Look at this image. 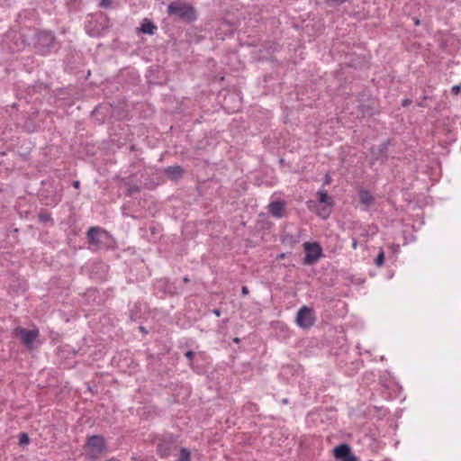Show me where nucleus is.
I'll list each match as a JSON object with an SVG mask.
<instances>
[{"label": "nucleus", "instance_id": "f257e3e1", "mask_svg": "<svg viewBox=\"0 0 461 461\" xmlns=\"http://www.w3.org/2000/svg\"><path fill=\"white\" fill-rule=\"evenodd\" d=\"M86 239L89 248L95 250L109 247L112 240L109 232L99 227H91L86 232Z\"/></svg>", "mask_w": 461, "mask_h": 461}, {"label": "nucleus", "instance_id": "f03ea898", "mask_svg": "<svg viewBox=\"0 0 461 461\" xmlns=\"http://www.w3.org/2000/svg\"><path fill=\"white\" fill-rule=\"evenodd\" d=\"M167 12L169 14L176 15L178 18L188 23L194 22L197 18L195 8L188 4L175 1L168 5Z\"/></svg>", "mask_w": 461, "mask_h": 461}, {"label": "nucleus", "instance_id": "7ed1b4c3", "mask_svg": "<svg viewBox=\"0 0 461 461\" xmlns=\"http://www.w3.org/2000/svg\"><path fill=\"white\" fill-rule=\"evenodd\" d=\"M55 37L50 31H40L34 35L33 45L36 52L41 55L49 54L54 48Z\"/></svg>", "mask_w": 461, "mask_h": 461}, {"label": "nucleus", "instance_id": "20e7f679", "mask_svg": "<svg viewBox=\"0 0 461 461\" xmlns=\"http://www.w3.org/2000/svg\"><path fill=\"white\" fill-rule=\"evenodd\" d=\"M106 448L104 438L100 435H93L89 437L85 445L86 456L95 459L98 457Z\"/></svg>", "mask_w": 461, "mask_h": 461}, {"label": "nucleus", "instance_id": "39448f33", "mask_svg": "<svg viewBox=\"0 0 461 461\" xmlns=\"http://www.w3.org/2000/svg\"><path fill=\"white\" fill-rule=\"evenodd\" d=\"M303 249L306 254L303 263L306 266L314 265L322 257V249L318 242H305Z\"/></svg>", "mask_w": 461, "mask_h": 461}, {"label": "nucleus", "instance_id": "423d86ee", "mask_svg": "<svg viewBox=\"0 0 461 461\" xmlns=\"http://www.w3.org/2000/svg\"><path fill=\"white\" fill-rule=\"evenodd\" d=\"M15 336L19 337L28 348H33V343L39 337V330L37 329L27 330L22 327L14 329Z\"/></svg>", "mask_w": 461, "mask_h": 461}, {"label": "nucleus", "instance_id": "0eeeda50", "mask_svg": "<svg viewBox=\"0 0 461 461\" xmlns=\"http://www.w3.org/2000/svg\"><path fill=\"white\" fill-rule=\"evenodd\" d=\"M296 323L303 329H309L314 324V316L311 308L303 306L296 315Z\"/></svg>", "mask_w": 461, "mask_h": 461}, {"label": "nucleus", "instance_id": "6e6552de", "mask_svg": "<svg viewBox=\"0 0 461 461\" xmlns=\"http://www.w3.org/2000/svg\"><path fill=\"white\" fill-rule=\"evenodd\" d=\"M334 456L341 461H357V457L351 454L348 445L340 444L334 448Z\"/></svg>", "mask_w": 461, "mask_h": 461}, {"label": "nucleus", "instance_id": "1a4fd4ad", "mask_svg": "<svg viewBox=\"0 0 461 461\" xmlns=\"http://www.w3.org/2000/svg\"><path fill=\"white\" fill-rule=\"evenodd\" d=\"M285 203L274 201L268 204V212L275 218L280 219L284 216Z\"/></svg>", "mask_w": 461, "mask_h": 461}, {"label": "nucleus", "instance_id": "9d476101", "mask_svg": "<svg viewBox=\"0 0 461 461\" xmlns=\"http://www.w3.org/2000/svg\"><path fill=\"white\" fill-rule=\"evenodd\" d=\"M165 172L171 180L176 181L183 176L184 170L180 166H171L167 167Z\"/></svg>", "mask_w": 461, "mask_h": 461}, {"label": "nucleus", "instance_id": "9b49d317", "mask_svg": "<svg viewBox=\"0 0 461 461\" xmlns=\"http://www.w3.org/2000/svg\"><path fill=\"white\" fill-rule=\"evenodd\" d=\"M359 199H360L361 203L366 206L365 210H367V208L374 202V196L372 195V194L369 191H367L366 189H361L359 191Z\"/></svg>", "mask_w": 461, "mask_h": 461}, {"label": "nucleus", "instance_id": "f8f14e48", "mask_svg": "<svg viewBox=\"0 0 461 461\" xmlns=\"http://www.w3.org/2000/svg\"><path fill=\"white\" fill-rule=\"evenodd\" d=\"M157 27L154 25V23L148 20V19H144L141 23V25H140V32L142 33H145V34H154L155 31H156Z\"/></svg>", "mask_w": 461, "mask_h": 461}, {"label": "nucleus", "instance_id": "ddd939ff", "mask_svg": "<svg viewBox=\"0 0 461 461\" xmlns=\"http://www.w3.org/2000/svg\"><path fill=\"white\" fill-rule=\"evenodd\" d=\"M318 195H319V202L321 203H325V204H328V205H331V198L328 195L326 190L324 189H321L318 191Z\"/></svg>", "mask_w": 461, "mask_h": 461}, {"label": "nucleus", "instance_id": "4468645a", "mask_svg": "<svg viewBox=\"0 0 461 461\" xmlns=\"http://www.w3.org/2000/svg\"><path fill=\"white\" fill-rule=\"evenodd\" d=\"M177 461H191L190 451L185 447H182L179 451Z\"/></svg>", "mask_w": 461, "mask_h": 461}, {"label": "nucleus", "instance_id": "2eb2a0df", "mask_svg": "<svg viewBox=\"0 0 461 461\" xmlns=\"http://www.w3.org/2000/svg\"><path fill=\"white\" fill-rule=\"evenodd\" d=\"M384 261V252L381 249L375 260V264L376 267H382Z\"/></svg>", "mask_w": 461, "mask_h": 461}, {"label": "nucleus", "instance_id": "dca6fc26", "mask_svg": "<svg viewBox=\"0 0 461 461\" xmlns=\"http://www.w3.org/2000/svg\"><path fill=\"white\" fill-rule=\"evenodd\" d=\"M330 213V207H323L321 211H319L318 214L322 218L326 219L329 217Z\"/></svg>", "mask_w": 461, "mask_h": 461}, {"label": "nucleus", "instance_id": "f3484780", "mask_svg": "<svg viewBox=\"0 0 461 461\" xmlns=\"http://www.w3.org/2000/svg\"><path fill=\"white\" fill-rule=\"evenodd\" d=\"M39 220L41 222H48V221H51V217H50V214H49V213H41L39 215Z\"/></svg>", "mask_w": 461, "mask_h": 461}, {"label": "nucleus", "instance_id": "a211bd4d", "mask_svg": "<svg viewBox=\"0 0 461 461\" xmlns=\"http://www.w3.org/2000/svg\"><path fill=\"white\" fill-rule=\"evenodd\" d=\"M29 441H30V438L26 433H22L20 435L19 443L21 445L27 444V443H29Z\"/></svg>", "mask_w": 461, "mask_h": 461}, {"label": "nucleus", "instance_id": "6ab92c4d", "mask_svg": "<svg viewBox=\"0 0 461 461\" xmlns=\"http://www.w3.org/2000/svg\"><path fill=\"white\" fill-rule=\"evenodd\" d=\"M99 6L102 8H110L112 6V0H100Z\"/></svg>", "mask_w": 461, "mask_h": 461}, {"label": "nucleus", "instance_id": "aec40b11", "mask_svg": "<svg viewBox=\"0 0 461 461\" xmlns=\"http://www.w3.org/2000/svg\"><path fill=\"white\" fill-rule=\"evenodd\" d=\"M86 32L92 36V37H95V36H97L100 32V30L99 29H96V30H92L90 29L89 26H86Z\"/></svg>", "mask_w": 461, "mask_h": 461}, {"label": "nucleus", "instance_id": "412c9836", "mask_svg": "<svg viewBox=\"0 0 461 461\" xmlns=\"http://www.w3.org/2000/svg\"><path fill=\"white\" fill-rule=\"evenodd\" d=\"M135 192H140V188L138 185L130 186L128 189V194L132 195Z\"/></svg>", "mask_w": 461, "mask_h": 461}, {"label": "nucleus", "instance_id": "4be33fe9", "mask_svg": "<svg viewBox=\"0 0 461 461\" xmlns=\"http://www.w3.org/2000/svg\"><path fill=\"white\" fill-rule=\"evenodd\" d=\"M460 90H461V87L458 85L453 86L452 89H451L453 95H457L460 92Z\"/></svg>", "mask_w": 461, "mask_h": 461}, {"label": "nucleus", "instance_id": "5701e85b", "mask_svg": "<svg viewBox=\"0 0 461 461\" xmlns=\"http://www.w3.org/2000/svg\"><path fill=\"white\" fill-rule=\"evenodd\" d=\"M185 355L189 360H192L194 356V353L192 350H188L185 352Z\"/></svg>", "mask_w": 461, "mask_h": 461}, {"label": "nucleus", "instance_id": "b1692460", "mask_svg": "<svg viewBox=\"0 0 461 461\" xmlns=\"http://www.w3.org/2000/svg\"><path fill=\"white\" fill-rule=\"evenodd\" d=\"M249 288L247 286L244 285V286L241 287V294L243 296L249 294Z\"/></svg>", "mask_w": 461, "mask_h": 461}, {"label": "nucleus", "instance_id": "393cba45", "mask_svg": "<svg viewBox=\"0 0 461 461\" xmlns=\"http://www.w3.org/2000/svg\"><path fill=\"white\" fill-rule=\"evenodd\" d=\"M357 246H358V241L356 238H353L352 239V249H357Z\"/></svg>", "mask_w": 461, "mask_h": 461}, {"label": "nucleus", "instance_id": "a878e982", "mask_svg": "<svg viewBox=\"0 0 461 461\" xmlns=\"http://www.w3.org/2000/svg\"><path fill=\"white\" fill-rule=\"evenodd\" d=\"M389 248L392 249L393 252H397L399 250V245L391 244L389 245Z\"/></svg>", "mask_w": 461, "mask_h": 461}, {"label": "nucleus", "instance_id": "bb28decb", "mask_svg": "<svg viewBox=\"0 0 461 461\" xmlns=\"http://www.w3.org/2000/svg\"><path fill=\"white\" fill-rule=\"evenodd\" d=\"M330 183V176L326 174L324 178V185H329Z\"/></svg>", "mask_w": 461, "mask_h": 461}, {"label": "nucleus", "instance_id": "cd10ccee", "mask_svg": "<svg viewBox=\"0 0 461 461\" xmlns=\"http://www.w3.org/2000/svg\"><path fill=\"white\" fill-rule=\"evenodd\" d=\"M411 104V101L409 99H403L402 102V106H407Z\"/></svg>", "mask_w": 461, "mask_h": 461}, {"label": "nucleus", "instance_id": "c85d7f7f", "mask_svg": "<svg viewBox=\"0 0 461 461\" xmlns=\"http://www.w3.org/2000/svg\"><path fill=\"white\" fill-rule=\"evenodd\" d=\"M212 313L217 317L221 316V311L219 309H213Z\"/></svg>", "mask_w": 461, "mask_h": 461}, {"label": "nucleus", "instance_id": "c756f323", "mask_svg": "<svg viewBox=\"0 0 461 461\" xmlns=\"http://www.w3.org/2000/svg\"><path fill=\"white\" fill-rule=\"evenodd\" d=\"M79 185H80L79 181H74L73 182V186L76 187V188H78Z\"/></svg>", "mask_w": 461, "mask_h": 461}, {"label": "nucleus", "instance_id": "7c9ffc66", "mask_svg": "<svg viewBox=\"0 0 461 461\" xmlns=\"http://www.w3.org/2000/svg\"><path fill=\"white\" fill-rule=\"evenodd\" d=\"M381 150H384L387 149V144L386 143H384L383 145H381Z\"/></svg>", "mask_w": 461, "mask_h": 461}, {"label": "nucleus", "instance_id": "2f4dec72", "mask_svg": "<svg viewBox=\"0 0 461 461\" xmlns=\"http://www.w3.org/2000/svg\"><path fill=\"white\" fill-rule=\"evenodd\" d=\"M233 340H234V342L238 343L240 341V339L239 338H235Z\"/></svg>", "mask_w": 461, "mask_h": 461}, {"label": "nucleus", "instance_id": "473e14b6", "mask_svg": "<svg viewBox=\"0 0 461 461\" xmlns=\"http://www.w3.org/2000/svg\"><path fill=\"white\" fill-rule=\"evenodd\" d=\"M93 23H96V20L90 21V23H89V25H88V26L90 27V25H91Z\"/></svg>", "mask_w": 461, "mask_h": 461}, {"label": "nucleus", "instance_id": "72a5a7b5", "mask_svg": "<svg viewBox=\"0 0 461 461\" xmlns=\"http://www.w3.org/2000/svg\"><path fill=\"white\" fill-rule=\"evenodd\" d=\"M287 402H288V401H287V399H284V400H283V402H284V403H287Z\"/></svg>", "mask_w": 461, "mask_h": 461}]
</instances>
